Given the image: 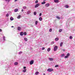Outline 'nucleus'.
Returning <instances> with one entry per match:
<instances>
[{"label":"nucleus","mask_w":75,"mask_h":75,"mask_svg":"<svg viewBox=\"0 0 75 75\" xmlns=\"http://www.w3.org/2000/svg\"><path fill=\"white\" fill-rule=\"evenodd\" d=\"M21 11L23 12V11H24V10L23 9H22L21 10Z\"/></svg>","instance_id":"nucleus-44"},{"label":"nucleus","mask_w":75,"mask_h":75,"mask_svg":"<svg viewBox=\"0 0 75 75\" xmlns=\"http://www.w3.org/2000/svg\"><path fill=\"white\" fill-rule=\"evenodd\" d=\"M12 28H13V27H14V26H12L11 27Z\"/></svg>","instance_id":"nucleus-49"},{"label":"nucleus","mask_w":75,"mask_h":75,"mask_svg":"<svg viewBox=\"0 0 75 75\" xmlns=\"http://www.w3.org/2000/svg\"><path fill=\"white\" fill-rule=\"evenodd\" d=\"M38 74H39V72L38 71H37L35 73V75H38Z\"/></svg>","instance_id":"nucleus-23"},{"label":"nucleus","mask_w":75,"mask_h":75,"mask_svg":"<svg viewBox=\"0 0 75 75\" xmlns=\"http://www.w3.org/2000/svg\"><path fill=\"white\" fill-rule=\"evenodd\" d=\"M70 55V54L69 53H68L67 54V56H65L64 57L65 58H67L69 56V55Z\"/></svg>","instance_id":"nucleus-5"},{"label":"nucleus","mask_w":75,"mask_h":75,"mask_svg":"<svg viewBox=\"0 0 75 75\" xmlns=\"http://www.w3.org/2000/svg\"><path fill=\"white\" fill-rule=\"evenodd\" d=\"M42 15V13H40L39 14V16L41 17V16Z\"/></svg>","instance_id":"nucleus-37"},{"label":"nucleus","mask_w":75,"mask_h":75,"mask_svg":"<svg viewBox=\"0 0 75 75\" xmlns=\"http://www.w3.org/2000/svg\"><path fill=\"white\" fill-rule=\"evenodd\" d=\"M33 14L34 15L36 16V15H37V12H34L33 13Z\"/></svg>","instance_id":"nucleus-26"},{"label":"nucleus","mask_w":75,"mask_h":75,"mask_svg":"<svg viewBox=\"0 0 75 75\" xmlns=\"http://www.w3.org/2000/svg\"><path fill=\"white\" fill-rule=\"evenodd\" d=\"M63 51H65V49H63Z\"/></svg>","instance_id":"nucleus-43"},{"label":"nucleus","mask_w":75,"mask_h":75,"mask_svg":"<svg viewBox=\"0 0 75 75\" xmlns=\"http://www.w3.org/2000/svg\"><path fill=\"white\" fill-rule=\"evenodd\" d=\"M24 40L25 41H28V39L27 38H24Z\"/></svg>","instance_id":"nucleus-16"},{"label":"nucleus","mask_w":75,"mask_h":75,"mask_svg":"<svg viewBox=\"0 0 75 75\" xmlns=\"http://www.w3.org/2000/svg\"><path fill=\"white\" fill-rule=\"evenodd\" d=\"M62 29H60L59 30V33H61V32H62Z\"/></svg>","instance_id":"nucleus-32"},{"label":"nucleus","mask_w":75,"mask_h":75,"mask_svg":"<svg viewBox=\"0 0 75 75\" xmlns=\"http://www.w3.org/2000/svg\"><path fill=\"white\" fill-rule=\"evenodd\" d=\"M6 1H8V2H9L10 1V0H5Z\"/></svg>","instance_id":"nucleus-40"},{"label":"nucleus","mask_w":75,"mask_h":75,"mask_svg":"<svg viewBox=\"0 0 75 75\" xmlns=\"http://www.w3.org/2000/svg\"><path fill=\"white\" fill-rule=\"evenodd\" d=\"M34 64V61L33 60L31 61L30 62V65H32Z\"/></svg>","instance_id":"nucleus-6"},{"label":"nucleus","mask_w":75,"mask_h":75,"mask_svg":"<svg viewBox=\"0 0 75 75\" xmlns=\"http://www.w3.org/2000/svg\"><path fill=\"white\" fill-rule=\"evenodd\" d=\"M18 62H15L14 63V65H18Z\"/></svg>","instance_id":"nucleus-17"},{"label":"nucleus","mask_w":75,"mask_h":75,"mask_svg":"<svg viewBox=\"0 0 75 75\" xmlns=\"http://www.w3.org/2000/svg\"><path fill=\"white\" fill-rule=\"evenodd\" d=\"M38 3V1L37 0L36 1H35V4H37V3Z\"/></svg>","instance_id":"nucleus-33"},{"label":"nucleus","mask_w":75,"mask_h":75,"mask_svg":"<svg viewBox=\"0 0 75 75\" xmlns=\"http://www.w3.org/2000/svg\"><path fill=\"white\" fill-rule=\"evenodd\" d=\"M18 0H15V1H17Z\"/></svg>","instance_id":"nucleus-48"},{"label":"nucleus","mask_w":75,"mask_h":75,"mask_svg":"<svg viewBox=\"0 0 75 75\" xmlns=\"http://www.w3.org/2000/svg\"><path fill=\"white\" fill-rule=\"evenodd\" d=\"M56 18H57V19H58L59 20H60V19H61V18L60 17H59V16H56Z\"/></svg>","instance_id":"nucleus-18"},{"label":"nucleus","mask_w":75,"mask_h":75,"mask_svg":"<svg viewBox=\"0 0 75 75\" xmlns=\"http://www.w3.org/2000/svg\"><path fill=\"white\" fill-rule=\"evenodd\" d=\"M65 56V54H62L61 55V57L62 58V57H64Z\"/></svg>","instance_id":"nucleus-13"},{"label":"nucleus","mask_w":75,"mask_h":75,"mask_svg":"<svg viewBox=\"0 0 75 75\" xmlns=\"http://www.w3.org/2000/svg\"><path fill=\"white\" fill-rule=\"evenodd\" d=\"M51 44L52 45V44H54V42H51Z\"/></svg>","instance_id":"nucleus-35"},{"label":"nucleus","mask_w":75,"mask_h":75,"mask_svg":"<svg viewBox=\"0 0 75 75\" xmlns=\"http://www.w3.org/2000/svg\"><path fill=\"white\" fill-rule=\"evenodd\" d=\"M18 30L19 31H20V30H21V28L20 27H18Z\"/></svg>","instance_id":"nucleus-21"},{"label":"nucleus","mask_w":75,"mask_h":75,"mask_svg":"<svg viewBox=\"0 0 75 75\" xmlns=\"http://www.w3.org/2000/svg\"><path fill=\"white\" fill-rule=\"evenodd\" d=\"M57 49H58V46H54V51H56L57 50Z\"/></svg>","instance_id":"nucleus-2"},{"label":"nucleus","mask_w":75,"mask_h":75,"mask_svg":"<svg viewBox=\"0 0 75 75\" xmlns=\"http://www.w3.org/2000/svg\"><path fill=\"white\" fill-rule=\"evenodd\" d=\"M21 17V16H20V15H19V16H18L17 18H18L19 19V18H20Z\"/></svg>","instance_id":"nucleus-34"},{"label":"nucleus","mask_w":75,"mask_h":75,"mask_svg":"<svg viewBox=\"0 0 75 75\" xmlns=\"http://www.w3.org/2000/svg\"><path fill=\"white\" fill-rule=\"evenodd\" d=\"M14 11V12H17V11H18V8L15 9Z\"/></svg>","instance_id":"nucleus-11"},{"label":"nucleus","mask_w":75,"mask_h":75,"mask_svg":"<svg viewBox=\"0 0 75 75\" xmlns=\"http://www.w3.org/2000/svg\"><path fill=\"white\" fill-rule=\"evenodd\" d=\"M42 50H45V48L44 47H42Z\"/></svg>","instance_id":"nucleus-41"},{"label":"nucleus","mask_w":75,"mask_h":75,"mask_svg":"<svg viewBox=\"0 0 75 75\" xmlns=\"http://www.w3.org/2000/svg\"><path fill=\"white\" fill-rule=\"evenodd\" d=\"M50 50H51V48H49L47 50V52H50Z\"/></svg>","instance_id":"nucleus-14"},{"label":"nucleus","mask_w":75,"mask_h":75,"mask_svg":"<svg viewBox=\"0 0 75 75\" xmlns=\"http://www.w3.org/2000/svg\"><path fill=\"white\" fill-rule=\"evenodd\" d=\"M2 31V30L1 29H0V32H1Z\"/></svg>","instance_id":"nucleus-46"},{"label":"nucleus","mask_w":75,"mask_h":75,"mask_svg":"<svg viewBox=\"0 0 75 75\" xmlns=\"http://www.w3.org/2000/svg\"><path fill=\"white\" fill-rule=\"evenodd\" d=\"M70 39H72V36H70L69 37Z\"/></svg>","instance_id":"nucleus-38"},{"label":"nucleus","mask_w":75,"mask_h":75,"mask_svg":"<svg viewBox=\"0 0 75 75\" xmlns=\"http://www.w3.org/2000/svg\"><path fill=\"white\" fill-rule=\"evenodd\" d=\"M48 59L49 60V61H53L54 60V59L52 58H49Z\"/></svg>","instance_id":"nucleus-8"},{"label":"nucleus","mask_w":75,"mask_h":75,"mask_svg":"<svg viewBox=\"0 0 75 75\" xmlns=\"http://www.w3.org/2000/svg\"><path fill=\"white\" fill-rule=\"evenodd\" d=\"M62 45H63V42H61L60 43V47H62Z\"/></svg>","instance_id":"nucleus-20"},{"label":"nucleus","mask_w":75,"mask_h":75,"mask_svg":"<svg viewBox=\"0 0 75 75\" xmlns=\"http://www.w3.org/2000/svg\"><path fill=\"white\" fill-rule=\"evenodd\" d=\"M3 39L4 41L6 40V38L5 37V36L3 37Z\"/></svg>","instance_id":"nucleus-29"},{"label":"nucleus","mask_w":75,"mask_h":75,"mask_svg":"<svg viewBox=\"0 0 75 75\" xmlns=\"http://www.w3.org/2000/svg\"><path fill=\"white\" fill-rule=\"evenodd\" d=\"M23 9H27V7L25 6H23Z\"/></svg>","instance_id":"nucleus-24"},{"label":"nucleus","mask_w":75,"mask_h":75,"mask_svg":"<svg viewBox=\"0 0 75 75\" xmlns=\"http://www.w3.org/2000/svg\"><path fill=\"white\" fill-rule=\"evenodd\" d=\"M27 71V69H24L23 70V72H25Z\"/></svg>","instance_id":"nucleus-30"},{"label":"nucleus","mask_w":75,"mask_h":75,"mask_svg":"<svg viewBox=\"0 0 75 75\" xmlns=\"http://www.w3.org/2000/svg\"><path fill=\"white\" fill-rule=\"evenodd\" d=\"M20 35H21V36H22L24 35V33L23 32H21L20 33Z\"/></svg>","instance_id":"nucleus-10"},{"label":"nucleus","mask_w":75,"mask_h":75,"mask_svg":"<svg viewBox=\"0 0 75 75\" xmlns=\"http://www.w3.org/2000/svg\"><path fill=\"white\" fill-rule=\"evenodd\" d=\"M58 67V65H56L55 66V67Z\"/></svg>","instance_id":"nucleus-42"},{"label":"nucleus","mask_w":75,"mask_h":75,"mask_svg":"<svg viewBox=\"0 0 75 75\" xmlns=\"http://www.w3.org/2000/svg\"><path fill=\"white\" fill-rule=\"evenodd\" d=\"M42 4H45V1H44L43 2L41 3Z\"/></svg>","instance_id":"nucleus-27"},{"label":"nucleus","mask_w":75,"mask_h":75,"mask_svg":"<svg viewBox=\"0 0 75 75\" xmlns=\"http://www.w3.org/2000/svg\"><path fill=\"white\" fill-rule=\"evenodd\" d=\"M10 20H11V21H12V20H14V18H13V17H11L10 18Z\"/></svg>","instance_id":"nucleus-19"},{"label":"nucleus","mask_w":75,"mask_h":75,"mask_svg":"<svg viewBox=\"0 0 75 75\" xmlns=\"http://www.w3.org/2000/svg\"><path fill=\"white\" fill-rule=\"evenodd\" d=\"M55 40L56 41H57L59 40V38H55Z\"/></svg>","instance_id":"nucleus-12"},{"label":"nucleus","mask_w":75,"mask_h":75,"mask_svg":"<svg viewBox=\"0 0 75 75\" xmlns=\"http://www.w3.org/2000/svg\"><path fill=\"white\" fill-rule=\"evenodd\" d=\"M9 16V14H8V13H7L6 15V17H8V16Z\"/></svg>","instance_id":"nucleus-36"},{"label":"nucleus","mask_w":75,"mask_h":75,"mask_svg":"<svg viewBox=\"0 0 75 75\" xmlns=\"http://www.w3.org/2000/svg\"><path fill=\"white\" fill-rule=\"evenodd\" d=\"M65 7V8H68V7H69V6H68V5H65L64 6Z\"/></svg>","instance_id":"nucleus-15"},{"label":"nucleus","mask_w":75,"mask_h":75,"mask_svg":"<svg viewBox=\"0 0 75 75\" xmlns=\"http://www.w3.org/2000/svg\"><path fill=\"white\" fill-rule=\"evenodd\" d=\"M49 31H50V32H52V29H50L49 30Z\"/></svg>","instance_id":"nucleus-39"},{"label":"nucleus","mask_w":75,"mask_h":75,"mask_svg":"<svg viewBox=\"0 0 75 75\" xmlns=\"http://www.w3.org/2000/svg\"><path fill=\"white\" fill-rule=\"evenodd\" d=\"M39 20L40 21H41L42 20V17H40L39 18Z\"/></svg>","instance_id":"nucleus-22"},{"label":"nucleus","mask_w":75,"mask_h":75,"mask_svg":"<svg viewBox=\"0 0 75 75\" xmlns=\"http://www.w3.org/2000/svg\"><path fill=\"white\" fill-rule=\"evenodd\" d=\"M31 13V11H29L27 12V13H26V14H27V15H28V14H30Z\"/></svg>","instance_id":"nucleus-7"},{"label":"nucleus","mask_w":75,"mask_h":75,"mask_svg":"<svg viewBox=\"0 0 75 75\" xmlns=\"http://www.w3.org/2000/svg\"><path fill=\"white\" fill-rule=\"evenodd\" d=\"M22 53H23V52L20 51L19 52L18 54L19 55H20V54H21Z\"/></svg>","instance_id":"nucleus-25"},{"label":"nucleus","mask_w":75,"mask_h":75,"mask_svg":"<svg viewBox=\"0 0 75 75\" xmlns=\"http://www.w3.org/2000/svg\"><path fill=\"white\" fill-rule=\"evenodd\" d=\"M47 71L48 72H52L54 71V69L52 68H49L47 69Z\"/></svg>","instance_id":"nucleus-1"},{"label":"nucleus","mask_w":75,"mask_h":75,"mask_svg":"<svg viewBox=\"0 0 75 75\" xmlns=\"http://www.w3.org/2000/svg\"><path fill=\"white\" fill-rule=\"evenodd\" d=\"M40 4H36L35 6V8H37V7H38V6H40Z\"/></svg>","instance_id":"nucleus-3"},{"label":"nucleus","mask_w":75,"mask_h":75,"mask_svg":"<svg viewBox=\"0 0 75 75\" xmlns=\"http://www.w3.org/2000/svg\"><path fill=\"white\" fill-rule=\"evenodd\" d=\"M38 24V21H36L35 22V25H37V24Z\"/></svg>","instance_id":"nucleus-28"},{"label":"nucleus","mask_w":75,"mask_h":75,"mask_svg":"<svg viewBox=\"0 0 75 75\" xmlns=\"http://www.w3.org/2000/svg\"><path fill=\"white\" fill-rule=\"evenodd\" d=\"M54 3H59V0H54Z\"/></svg>","instance_id":"nucleus-9"},{"label":"nucleus","mask_w":75,"mask_h":75,"mask_svg":"<svg viewBox=\"0 0 75 75\" xmlns=\"http://www.w3.org/2000/svg\"><path fill=\"white\" fill-rule=\"evenodd\" d=\"M46 0H43V1H46Z\"/></svg>","instance_id":"nucleus-50"},{"label":"nucleus","mask_w":75,"mask_h":75,"mask_svg":"<svg viewBox=\"0 0 75 75\" xmlns=\"http://www.w3.org/2000/svg\"><path fill=\"white\" fill-rule=\"evenodd\" d=\"M23 35H27V32H24L23 33Z\"/></svg>","instance_id":"nucleus-31"},{"label":"nucleus","mask_w":75,"mask_h":75,"mask_svg":"<svg viewBox=\"0 0 75 75\" xmlns=\"http://www.w3.org/2000/svg\"><path fill=\"white\" fill-rule=\"evenodd\" d=\"M50 6V4L49 3H47V4H46L45 5V6H46V7H49Z\"/></svg>","instance_id":"nucleus-4"},{"label":"nucleus","mask_w":75,"mask_h":75,"mask_svg":"<svg viewBox=\"0 0 75 75\" xmlns=\"http://www.w3.org/2000/svg\"><path fill=\"white\" fill-rule=\"evenodd\" d=\"M26 68V67H23V69H25Z\"/></svg>","instance_id":"nucleus-45"},{"label":"nucleus","mask_w":75,"mask_h":75,"mask_svg":"<svg viewBox=\"0 0 75 75\" xmlns=\"http://www.w3.org/2000/svg\"><path fill=\"white\" fill-rule=\"evenodd\" d=\"M43 75H45V73H43Z\"/></svg>","instance_id":"nucleus-47"}]
</instances>
